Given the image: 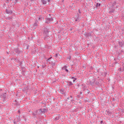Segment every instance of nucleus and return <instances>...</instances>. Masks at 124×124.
<instances>
[{
  "instance_id": "a18cd8bd",
  "label": "nucleus",
  "mask_w": 124,
  "mask_h": 124,
  "mask_svg": "<svg viewBox=\"0 0 124 124\" xmlns=\"http://www.w3.org/2000/svg\"><path fill=\"white\" fill-rule=\"evenodd\" d=\"M38 19H39V20H40V17H39Z\"/></svg>"
},
{
  "instance_id": "39448f33",
  "label": "nucleus",
  "mask_w": 124,
  "mask_h": 124,
  "mask_svg": "<svg viewBox=\"0 0 124 124\" xmlns=\"http://www.w3.org/2000/svg\"><path fill=\"white\" fill-rule=\"evenodd\" d=\"M83 91L86 95L90 93V91L87 89L86 87L85 86L83 87Z\"/></svg>"
},
{
  "instance_id": "79ce46f5",
  "label": "nucleus",
  "mask_w": 124,
  "mask_h": 124,
  "mask_svg": "<svg viewBox=\"0 0 124 124\" xmlns=\"http://www.w3.org/2000/svg\"><path fill=\"white\" fill-rule=\"evenodd\" d=\"M20 65H22V62H20Z\"/></svg>"
},
{
  "instance_id": "ea45409f",
  "label": "nucleus",
  "mask_w": 124,
  "mask_h": 124,
  "mask_svg": "<svg viewBox=\"0 0 124 124\" xmlns=\"http://www.w3.org/2000/svg\"><path fill=\"white\" fill-rule=\"evenodd\" d=\"M47 0V1L48 2H49V1H51V0Z\"/></svg>"
},
{
  "instance_id": "f257e3e1",
  "label": "nucleus",
  "mask_w": 124,
  "mask_h": 124,
  "mask_svg": "<svg viewBox=\"0 0 124 124\" xmlns=\"http://www.w3.org/2000/svg\"><path fill=\"white\" fill-rule=\"evenodd\" d=\"M49 32H50V31H49V29H47L46 28H45L44 29L43 35L44 36V40H46V39H48L49 38Z\"/></svg>"
},
{
  "instance_id": "5701e85b",
  "label": "nucleus",
  "mask_w": 124,
  "mask_h": 124,
  "mask_svg": "<svg viewBox=\"0 0 124 124\" xmlns=\"http://www.w3.org/2000/svg\"><path fill=\"white\" fill-rule=\"evenodd\" d=\"M80 21V19H79V17H77L76 19H75V22L76 23H79Z\"/></svg>"
},
{
  "instance_id": "7c9ffc66",
  "label": "nucleus",
  "mask_w": 124,
  "mask_h": 124,
  "mask_svg": "<svg viewBox=\"0 0 124 124\" xmlns=\"http://www.w3.org/2000/svg\"><path fill=\"white\" fill-rule=\"evenodd\" d=\"M42 68H45L46 67V64H44L43 65H42Z\"/></svg>"
},
{
  "instance_id": "9d476101",
  "label": "nucleus",
  "mask_w": 124,
  "mask_h": 124,
  "mask_svg": "<svg viewBox=\"0 0 124 124\" xmlns=\"http://www.w3.org/2000/svg\"><path fill=\"white\" fill-rule=\"evenodd\" d=\"M35 113L37 114V116L39 117L40 116V115H41V111H40V109H36L35 110Z\"/></svg>"
},
{
  "instance_id": "7ed1b4c3",
  "label": "nucleus",
  "mask_w": 124,
  "mask_h": 124,
  "mask_svg": "<svg viewBox=\"0 0 124 124\" xmlns=\"http://www.w3.org/2000/svg\"><path fill=\"white\" fill-rule=\"evenodd\" d=\"M92 32L93 31L88 32H85L84 34V35L86 38H90V37H92Z\"/></svg>"
},
{
  "instance_id": "f8f14e48",
  "label": "nucleus",
  "mask_w": 124,
  "mask_h": 124,
  "mask_svg": "<svg viewBox=\"0 0 124 124\" xmlns=\"http://www.w3.org/2000/svg\"><path fill=\"white\" fill-rule=\"evenodd\" d=\"M6 13L7 14H10L11 15L12 13H13V12H12V10L10 9H6Z\"/></svg>"
},
{
  "instance_id": "6ab92c4d",
  "label": "nucleus",
  "mask_w": 124,
  "mask_h": 124,
  "mask_svg": "<svg viewBox=\"0 0 124 124\" xmlns=\"http://www.w3.org/2000/svg\"><path fill=\"white\" fill-rule=\"evenodd\" d=\"M67 83L68 86H72V85H73V83H72V82L71 81H67Z\"/></svg>"
},
{
  "instance_id": "aec40b11",
  "label": "nucleus",
  "mask_w": 124,
  "mask_h": 124,
  "mask_svg": "<svg viewBox=\"0 0 124 124\" xmlns=\"http://www.w3.org/2000/svg\"><path fill=\"white\" fill-rule=\"evenodd\" d=\"M32 115L34 116V118H37V115L36 114V112H35V110L32 113Z\"/></svg>"
},
{
  "instance_id": "c03bdc74",
  "label": "nucleus",
  "mask_w": 124,
  "mask_h": 124,
  "mask_svg": "<svg viewBox=\"0 0 124 124\" xmlns=\"http://www.w3.org/2000/svg\"><path fill=\"white\" fill-rule=\"evenodd\" d=\"M80 94H82V92H80Z\"/></svg>"
},
{
  "instance_id": "a211bd4d",
  "label": "nucleus",
  "mask_w": 124,
  "mask_h": 124,
  "mask_svg": "<svg viewBox=\"0 0 124 124\" xmlns=\"http://www.w3.org/2000/svg\"><path fill=\"white\" fill-rule=\"evenodd\" d=\"M106 115H107V116H109V115H110V114H111V111H110L109 110H106Z\"/></svg>"
},
{
  "instance_id": "c9c22d12",
  "label": "nucleus",
  "mask_w": 124,
  "mask_h": 124,
  "mask_svg": "<svg viewBox=\"0 0 124 124\" xmlns=\"http://www.w3.org/2000/svg\"><path fill=\"white\" fill-rule=\"evenodd\" d=\"M15 3H16V2H18V0H15Z\"/></svg>"
},
{
  "instance_id": "ddd939ff",
  "label": "nucleus",
  "mask_w": 124,
  "mask_h": 124,
  "mask_svg": "<svg viewBox=\"0 0 124 124\" xmlns=\"http://www.w3.org/2000/svg\"><path fill=\"white\" fill-rule=\"evenodd\" d=\"M38 26V20H36L33 24V28H36V27Z\"/></svg>"
},
{
  "instance_id": "9b49d317",
  "label": "nucleus",
  "mask_w": 124,
  "mask_h": 124,
  "mask_svg": "<svg viewBox=\"0 0 124 124\" xmlns=\"http://www.w3.org/2000/svg\"><path fill=\"white\" fill-rule=\"evenodd\" d=\"M47 109L46 108H40V111H41V114H45L46 112H47Z\"/></svg>"
},
{
  "instance_id": "c756f323",
  "label": "nucleus",
  "mask_w": 124,
  "mask_h": 124,
  "mask_svg": "<svg viewBox=\"0 0 124 124\" xmlns=\"http://www.w3.org/2000/svg\"><path fill=\"white\" fill-rule=\"evenodd\" d=\"M51 59H52V57L49 58L48 59H47L46 60V62H50Z\"/></svg>"
},
{
  "instance_id": "1a4fd4ad",
  "label": "nucleus",
  "mask_w": 124,
  "mask_h": 124,
  "mask_svg": "<svg viewBox=\"0 0 124 124\" xmlns=\"http://www.w3.org/2000/svg\"><path fill=\"white\" fill-rule=\"evenodd\" d=\"M118 43H119L120 48H123V47H124V41H122V42L118 41Z\"/></svg>"
},
{
  "instance_id": "37998d69",
  "label": "nucleus",
  "mask_w": 124,
  "mask_h": 124,
  "mask_svg": "<svg viewBox=\"0 0 124 124\" xmlns=\"http://www.w3.org/2000/svg\"><path fill=\"white\" fill-rule=\"evenodd\" d=\"M70 30L72 31V28H70Z\"/></svg>"
},
{
  "instance_id": "72a5a7b5",
  "label": "nucleus",
  "mask_w": 124,
  "mask_h": 124,
  "mask_svg": "<svg viewBox=\"0 0 124 124\" xmlns=\"http://www.w3.org/2000/svg\"><path fill=\"white\" fill-rule=\"evenodd\" d=\"M78 98H80V97H81V95H80V94L78 95Z\"/></svg>"
},
{
  "instance_id": "4be33fe9",
  "label": "nucleus",
  "mask_w": 124,
  "mask_h": 124,
  "mask_svg": "<svg viewBox=\"0 0 124 124\" xmlns=\"http://www.w3.org/2000/svg\"><path fill=\"white\" fill-rule=\"evenodd\" d=\"M61 118V116L60 115H57L56 117L55 118V121H59V119Z\"/></svg>"
},
{
  "instance_id": "2f4dec72",
  "label": "nucleus",
  "mask_w": 124,
  "mask_h": 124,
  "mask_svg": "<svg viewBox=\"0 0 124 124\" xmlns=\"http://www.w3.org/2000/svg\"><path fill=\"white\" fill-rule=\"evenodd\" d=\"M51 64H52L53 66H55V65H56V63L51 62Z\"/></svg>"
},
{
  "instance_id": "0eeeda50",
  "label": "nucleus",
  "mask_w": 124,
  "mask_h": 124,
  "mask_svg": "<svg viewBox=\"0 0 124 124\" xmlns=\"http://www.w3.org/2000/svg\"><path fill=\"white\" fill-rule=\"evenodd\" d=\"M14 50L15 52H16V54H17V55H19V54H22V53H23V51L20 50V49H19L18 48H15Z\"/></svg>"
},
{
  "instance_id": "473e14b6",
  "label": "nucleus",
  "mask_w": 124,
  "mask_h": 124,
  "mask_svg": "<svg viewBox=\"0 0 124 124\" xmlns=\"http://www.w3.org/2000/svg\"><path fill=\"white\" fill-rule=\"evenodd\" d=\"M122 69H123V71H124V64L122 65Z\"/></svg>"
},
{
  "instance_id": "393cba45",
  "label": "nucleus",
  "mask_w": 124,
  "mask_h": 124,
  "mask_svg": "<svg viewBox=\"0 0 124 124\" xmlns=\"http://www.w3.org/2000/svg\"><path fill=\"white\" fill-rule=\"evenodd\" d=\"M60 93H62V94H63V93H64L63 89H61Z\"/></svg>"
},
{
  "instance_id": "4c0bfd02",
  "label": "nucleus",
  "mask_w": 124,
  "mask_h": 124,
  "mask_svg": "<svg viewBox=\"0 0 124 124\" xmlns=\"http://www.w3.org/2000/svg\"><path fill=\"white\" fill-rule=\"evenodd\" d=\"M6 1H7L8 2H9V1H11V0H6Z\"/></svg>"
},
{
  "instance_id": "412c9836",
  "label": "nucleus",
  "mask_w": 124,
  "mask_h": 124,
  "mask_svg": "<svg viewBox=\"0 0 124 124\" xmlns=\"http://www.w3.org/2000/svg\"><path fill=\"white\" fill-rule=\"evenodd\" d=\"M41 2L43 3V4H47V1L45 0H41Z\"/></svg>"
},
{
  "instance_id": "a878e982",
  "label": "nucleus",
  "mask_w": 124,
  "mask_h": 124,
  "mask_svg": "<svg viewBox=\"0 0 124 124\" xmlns=\"http://www.w3.org/2000/svg\"><path fill=\"white\" fill-rule=\"evenodd\" d=\"M118 70H119V71H121V72H124V71H123V68L122 67H120L118 69Z\"/></svg>"
},
{
  "instance_id": "f3484780",
  "label": "nucleus",
  "mask_w": 124,
  "mask_h": 124,
  "mask_svg": "<svg viewBox=\"0 0 124 124\" xmlns=\"http://www.w3.org/2000/svg\"><path fill=\"white\" fill-rule=\"evenodd\" d=\"M66 68H67V66H64L62 68V70H65V71H66V72H68V70Z\"/></svg>"
},
{
  "instance_id": "2eb2a0df",
  "label": "nucleus",
  "mask_w": 124,
  "mask_h": 124,
  "mask_svg": "<svg viewBox=\"0 0 124 124\" xmlns=\"http://www.w3.org/2000/svg\"><path fill=\"white\" fill-rule=\"evenodd\" d=\"M67 99L70 100L71 102L74 101V98L72 95H71L70 97H68Z\"/></svg>"
},
{
  "instance_id": "4468645a",
  "label": "nucleus",
  "mask_w": 124,
  "mask_h": 124,
  "mask_svg": "<svg viewBox=\"0 0 124 124\" xmlns=\"http://www.w3.org/2000/svg\"><path fill=\"white\" fill-rule=\"evenodd\" d=\"M14 105H15V106H17V107H20V104H19V103H18L17 102V101L15 100L14 102V103H13Z\"/></svg>"
},
{
  "instance_id": "6e6552de",
  "label": "nucleus",
  "mask_w": 124,
  "mask_h": 124,
  "mask_svg": "<svg viewBox=\"0 0 124 124\" xmlns=\"http://www.w3.org/2000/svg\"><path fill=\"white\" fill-rule=\"evenodd\" d=\"M115 9H116V8H112L111 7H110L109 9L110 11H109V13H110V14L112 13H114Z\"/></svg>"
},
{
  "instance_id": "f704fd0d",
  "label": "nucleus",
  "mask_w": 124,
  "mask_h": 124,
  "mask_svg": "<svg viewBox=\"0 0 124 124\" xmlns=\"http://www.w3.org/2000/svg\"><path fill=\"white\" fill-rule=\"evenodd\" d=\"M100 124H104L103 121H101L100 122Z\"/></svg>"
},
{
  "instance_id": "b1692460",
  "label": "nucleus",
  "mask_w": 124,
  "mask_h": 124,
  "mask_svg": "<svg viewBox=\"0 0 124 124\" xmlns=\"http://www.w3.org/2000/svg\"><path fill=\"white\" fill-rule=\"evenodd\" d=\"M71 55H69V56L67 58V61H70L71 60Z\"/></svg>"
},
{
  "instance_id": "423d86ee",
  "label": "nucleus",
  "mask_w": 124,
  "mask_h": 124,
  "mask_svg": "<svg viewBox=\"0 0 124 124\" xmlns=\"http://www.w3.org/2000/svg\"><path fill=\"white\" fill-rule=\"evenodd\" d=\"M1 98H2L3 99V101H6V93H3L1 95H0Z\"/></svg>"
},
{
  "instance_id": "a19ab883",
  "label": "nucleus",
  "mask_w": 124,
  "mask_h": 124,
  "mask_svg": "<svg viewBox=\"0 0 124 124\" xmlns=\"http://www.w3.org/2000/svg\"><path fill=\"white\" fill-rule=\"evenodd\" d=\"M7 54L8 55H9V52H7Z\"/></svg>"
},
{
  "instance_id": "cd10ccee",
  "label": "nucleus",
  "mask_w": 124,
  "mask_h": 124,
  "mask_svg": "<svg viewBox=\"0 0 124 124\" xmlns=\"http://www.w3.org/2000/svg\"><path fill=\"white\" fill-rule=\"evenodd\" d=\"M71 79H74L73 82H75L77 80V78H75L74 77H72Z\"/></svg>"
},
{
  "instance_id": "20e7f679",
  "label": "nucleus",
  "mask_w": 124,
  "mask_h": 124,
  "mask_svg": "<svg viewBox=\"0 0 124 124\" xmlns=\"http://www.w3.org/2000/svg\"><path fill=\"white\" fill-rule=\"evenodd\" d=\"M53 18H46V24H51V22L53 21Z\"/></svg>"
},
{
  "instance_id": "c85d7f7f",
  "label": "nucleus",
  "mask_w": 124,
  "mask_h": 124,
  "mask_svg": "<svg viewBox=\"0 0 124 124\" xmlns=\"http://www.w3.org/2000/svg\"><path fill=\"white\" fill-rule=\"evenodd\" d=\"M59 56H60V54L59 53H56L55 55V58H58V57H59Z\"/></svg>"
},
{
  "instance_id": "58836bf2",
  "label": "nucleus",
  "mask_w": 124,
  "mask_h": 124,
  "mask_svg": "<svg viewBox=\"0 0 124 124\" xmlns=\"http://www.w3.org/2000/svg\"><path fill=\"white\" fill-rule=\"evenodd\" d=\"M17 113H18L19 114H20V110H18V111H17Z\"/></svg>"
},
{
  "instance_id": "bb28decb",
  "label": "nucleus",
  "mask_w": 124,
  "mask_h": 124,
  "mask_svg": "<svg viewBox=\"0 0 124 124\" xmlns=\"http://www.w3.org/2000/svg\"><path fill=\"white\" fill-rule=\"evenodd\" d=\"M99 6H100V3H96V7H99Z\"/></svg>"
},
{
  "instance_id": "dca6fc26",
  "label": "nucleus",
  "mask_w": 124,
  "mask_h": 124,
  "mask_svg": "<svg viewBox=\"0 0 124 124\" xmlns=\"http://www.w3.org/2000/svg\"><path fill=\"white\" fill-rule=\"evenodd\" d=\"M117 4V2L116 1H114L112 3L111 6L110 7H111L112 8H116V7H115V6Z\"/></svg>"
},
{
  "instance_id": "f03ea898",
  "label": "nucleus",
  "mask_w": 124,
  "mask_h": 124,
  "mask_svg": "<svg viewBox=\"0 0 124 124\" xmlns=\"http://www.w3.org/2000/svg\"><path fill=\"white\" fill-rule=\"evenodd\" d=\"M101 81H102V79H99V81L94 80L93 82L91 83V85H92V86H100L101 85V83H100Z\"/></svg>"
},
{
  "instance_id": "e433bc0d",
  "label": "nucleus",
  "mask_w": 124,
  "mask_h": 124,
  "mask_svg": "<svg viewBox=\"0 0 124 124\" xmlns=\"http://www.w3.org/2000/svg\"><path fill=\"white\" fill-rule=\"evenodd\" d=\"M105 76H106L107 75V73L105 72L104 73Z\"/></svg>"
}]
</instances>
